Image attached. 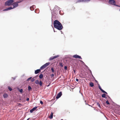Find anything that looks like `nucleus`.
<instances>
[{"instance_id": "1", "label": "nucleus", "mask_w": 120, "mask_h": 120, "mask_svg": "<svg viewBox=\"0 0 120 120\" xmlns=\"http://www.w3.org/2000/svg\"><path fill=\"white\" fill-rule=\"evenodd\" d=\"M54 27L58 30H61L63 27L61 23L57 20H55L53 22Z\"/></svg>"}, {"instance_id": "2", "label": "nucleus", "mask_w": 120, "mask_h": 120, "mask_svg": "<svg viewBox=\"0 0 120 120\" xmlns=\"http://www.w3.org/2000/svg\"><path fill=\"white\" fill-rule=\"evenodd\" d=\"M14 1V0H8L5 2L4 5L5 6L12 5L13 4Z\"/></svg>"}, {"instance_id": "3", "label": "nucleus", "mask_w": 120, "mask_h": 120, "mask_svg": "<svg viewBox=\"0 0 120 120\" xmlns=\"http://www.w3.org/2000/svg\"><path fill=\"white\" fill-rule=\"evenodd\" d=\"M108 2L110 5H113L116 6L120 7V6L116 4V2L114 0H109Z\"/></svg>"}, {"instance_id": "4", "label": "nucleus", "mask_w": 120, "mask_h": 120, "mask_svg": "<svg viewBox=\"0 0 120 120\" xmlns=\"http://www.w3.org/2000/svg\"><path fill=\"white\" fill-rule=\"evenodd\" d=\"M53 11H54L53 12H52V18H51V20L52 22V21L53 18L55 17V15L56 14V11H55V10L53 9Z\"/></svg>"}, {"instance_id": "5", "label": "nucleus", "mask_w": 120, "mask_h": 120, "mask_svg": "<svg viewBox=\"0 0 120 120\" xmlns=\"http://www.w3.org/2000/svg\"><path fill=\"white\" fill-rule=\"evenodd\" d=\"M62 95V92H60L56 96V98L57 99L60 98Z\"/></svg>"}, {"instance_id": "6", "label": "nucleus", "mask_w": 120, "mask_h": 120, "mask_svg": "<svg viewBox=\"0 0 120 120\" xmlns=\"http://www.w3.org/2000/svg\"><path fill=\"white\" fill-rule=\"evenodd\" d=\"M13 6V7H12L13 9L14 8L17 7L18 5V4H17L16 2H15L14 3H13V4L12 5Z\"/></svg>"}, {"instance_id": "7", "label": "nucleus", "mask_w": 120, "mask_h": 120, "mask_svg": "<svg viewBox=\"0 0 120 120\" xmlns=\"http://www.w3.org/2000/svg\"><path fill=\"white\" fill-rule=\"evenodd\" d=\"M38 107V106H35L33 107L32 109H30V113H32L35 110L37 109Z\"/></svg>"}, {"instance_id": "8", "label": "nucleus", "mask_w": 120, "mask_h": 120, "mask_svg": "<svg viewBox=\"0 0 120 120\" xmlns=\"http://www.w3.org/2000/svg\"><path fill=\"white\" fill-rule=\"evenodd\" d=\"M12 9H13L12 7L11 6H10L3 10V11H7L11 10Z\"/></svg>"}, {"instance_id": "9", "label": "nucleus", "mask_w": 120, "mask_h": 120, "mask_svg": "<svg viewBox=\"0 0 120 120\" xmlns=\"http://www.w3.org/2000/svg\"><path fill=\"white\" fill-rule=\"evenodd\" d=\"M90 0H79L77 1L78 2H89L90 1Z\"/></svg>"}, {"instance_id": "10", "label": "nucleus", "mask_w": 120, "mask_h": 120, "mask_svg": "<svg viewBox=\"0 0 120 120\" xmlns=\"http://www.w3.org/2000/svg\"><path fill=\"white\" fill-rule=\"evenodd\" d=\"M41 71V70L40 69H37L35 71L34 73L35 74H37L40 72Z\"/></svg>"}, {"instance_id": "11", "label": "nucleus", "mask_w": 120, "mask_h": 120, "mask_svg": "<svg viewBox=\"0 0 120 120\" xmlns=\"http://www.w3.org/2000/svg\"><path fill=\"white\" fill-rule=\"evenodd\" d=\"M60 8L57 6H55L54 8V10H55V11H56V10H59L60 9Z\"/></svg>"}, {"instance_id": "12", "label": "nucleus", "mask_w": 120, "mask_h": 120, "mask_svg": "<svg viewBox=\"0 0 120 120\" xmlns=\"http://www.w3.org/2000/svg\"><path fill=\"white\" fill-rule=\"evenodd\" d=\"M35 5H34L30 7V10L31 11L34 10V8L35 7Z\"/></svg>"}, {"instance_id": "13", "label": "nucleus", "mask_w": 120, "mask_h": 120, "mask_svg": "<svg viewBox=\"0 0 120 120\" xmlns=\"http://www.w3.org/2000/svg\"><path fill=\"white\" fill-rule=\"evenodd\" d=\"M53 113L52 112H51L50 115L49 116V118L50 119H52L53 118Z\"/></svg>"}, {"instance_id": "14", "label": "nucleus", "mask_w": 120, "mask_h": 120, "mask_svg": "<svg viewBox=\"0 0 120 120\" xmlns=\"http://www.w3.org/2000/svg\"><path fill=\"white\" fill-rule=\"evenodd\" d=\"M90 72L91 74L92 75V76L93 78L94 79V80L96 82V83H98V82L95 79V77H94V76L93 75L92 73V72L91 71V72Z\"/></svg>"}, {"instance_id": "15", "label": "nucleus", "mask_w": 120, "mask_h": 120, "mask_svg": "<svg viewBox=\"0 0 120 120\" xmlns=\"http://www.w3.org/2000/svg\"><path fill=\"white\" fill-rule=\"evenodd\" d=\"M101 97L102 98H104L105 99H106L107 98V97H106V94L105 93H104L102 95Z\"/></svg>"}, {"instance_id": "16", "label": "nucleus", "mask_w": 120, "mask_h": 120, "mask_svg": "<svg viewBox=\"0 0 120 120\" xmlns=\"http://www.w3.org/2000/svg\"><path fill=\"white\" fill-rule=\"evenodd\" d=\"M3 96L4 98H6L8 97V95L7 93H5L3 95Z\"/></svg>"}, {"instance_id": "17", "label": "nucleus", "mask_w": 120, "mask_h": 120, "mask_svg": "<svg viewBox=\"0 0 120 120\" xmlns=\"http://www.w3.org/2000/svg\"><path fill=\"white\" fill-rule=\"evenodd\" d=\"M79 55L77 54L73 56V58H78L79 57Z\"/></svg>"}, {"instance_id": "18", "label": "nucleus", "mask_w": 120, "mask_h": 120, "mask_svg": "<svg viewBox=\"0 0 120 120\" xmlns=\"http://www.w3.org/2000/svg\"><path fill=\"white\" fill-rule=\"evenodd\" d=\"M45 68V66H44V65H43L40 67V69L41 70L44 69Z\"/></svg>"}, {"instance_id": "19", "label": "nucleus", "mask_w": 120, "mask_h": 120, "mask_svg": "<svg viewBox=\"0 0 120 120\" xmlns=\"http://www.w3.org/2000/svg\"><path fill=\"white\" fill-rule=\"evenodd\" d=\"M98 88L102 92L103 90L101 88V87L100 86L99 84H98Z\"/></svg>"}, {"instance_id": "20", "label": "nucleus", "mask_w": 120, "mask_h": 120, "mask_svg": "<svg viewBox=\"0 0 120 120\" xmlns=\"http://www.w3.org/2000/svg\"><path fill=\"white\" fill-rule=\"evenodd\" d=\"M43 76V75L42 74H41L39 75V77L40 79H41Z\"/></svg>"}, {"instance_id": "21", "label": "nucleus", "mask_w": 120, "mask_h": 120, "mask_svg": "<svg viewBox=\"0 0 120 120\" xmlns=\"http://www.w3.org/2000/svg\"><path fill=\"white\" fill-rule=\"evenodd\" d=\"M50 64V63L49 62H48L46 63L45 64H44V65L45 66V67L46 68V67L48 66Z\"/></svg>"}, {"instance_id": "22", "label": "nucleus", "mask_w": 120, "mask_h": 120, "mask_svg": "<svg viewBox=\"0 0 120 120\" xmlns=\"http://www.w3.org/2000/svg\"><path fill=\"white\" fill-rule=\"evenodd\" d=\"M90 85L91 87H92L94 86V84L92 82H90Z\"/></svg>"}, {"instance_id": "23", "label": "nucleus", "mask_w": 120, "mask_h": 120, "mask_svg": "<svg viewBox=\"0 0 120 120\" xmlns=\"http://www.w3.org/2000/svg\"><path fill=\"white\" fill-rule=\"evenodd\" d=\"M28 90L29 91H31L32 90V88L30 86H28Z\"/></svg>"}, {"instance_id": "24", "label": "nucleus", "mask_w": 120, "mask_h": 120, "mask_svg": "<svg viewBox=\"0 0 120 120\" xmlns=\"http://www.w3.org/2000/svg\"><path fill=\"white\" fill-rule=\"evenodd\" d=\"M18 89L20 93H22L23 92V89H19V88H18Z\"/></svg>"}, {"instance_id": "25", "label": "nucleus", "mask_w": 120, "mask_h": 120, "mask_svg": "<svg viewBox=\"0 0 120 120\" xmlns=\"http://www.w3.org/2000/svg\"><path fill=\"white\" fill-rule=\"evenodd\" d=\"M84 66H85L86 68H87V69L88 70L90 71V72H91V71L89 69V67H88V66H87L86 65V64L84 65Z\"/></svg>"}, {"instance_id": "26", "label": "nucleus", "mask_w": 120, "mask_h": 120, "mask_svg": "<svg viewBox=\"0 0 120 120\" xmlns=\"http://www.w3.org/2000/svg\"><path fill=\"white\" fill-rule=\"evenodd\" d=\"M38 84L39 85L41 86H42V82H41V80H40L39 81V83H38Z\"/></svg>"}, {"instance_id": "27", "label": "nucleus", "mask_w": 120, "mask_h": 120, "mask_svg": "<svg viewBox=\"0 0 120 120\" xmlns=\"http://www.w3.org/2000/svg\"><path fill=\"white\" fill-rule=\"evenodd\" d=\"M39 81L38 80H37L35 81V83L37 84H38V83H39Z\"/></svg>"}, {"instance_id": "28", "label": "nucleus", "mask_w": 120, "mask_h": 120, "mask_svg": "<svg viewBox=\"0 0 120 120\" xmlns=\"http://www.w3.org/2000/svg\"><path fill=\"white\" fill-rule=\"evenodd\" d=\"M54 59V58L53 56V57L52 56V57H51L49 58V60H53V59Z\"/></svg>"}, {"instance_id": "29", "label": "nucleus", "mask_w": 120, "mask_h": 120, "mask_svg": "<svg viewBox=\"0 0 120 120\" xmlns=\"http://www.w3.org/2000/svg\"><path fill=\"white\" fill-rule=\"evenodd\" d=\"M8 89L10 91H11L12 90V88L9 86H8Z\"/></svg>"}, {"instance_id": "30", "label": "nucleus", "mask_w": 120, "mask_h": 120, "mask_svg": "<svg viewBox=\"0 0 120 120\" xmlns=\"http://www.w3.org/2000/svg\"><path fill=\"white\" fill-rule=\"evenodd\" d=\"M60 56L59 55H57L56 56H53L54 59H55L56 58H57L59 57V56Z\"/></svg>"}, {"instance_id": "31", "label": "nucleus", "mask_w": 120, "mask_h": 120, "mask_svg": "<svg viewBox=\"0 0 120 120\" xmlns=\"http://www.w3.org/2000/svg\"><path fill=\"white\" fill-rule=\"evenodd\" d=\"M36 77H34L31 80V82H34V80H35V79H34V78H35Z\"/></svg>"}, {"instance_id": "32", "label": "nucleus", "mask_w": 120, "mask_h": 120, "mask_svg": "<svg viewBox=\"0 0 120 120\" xmlns=\"http://www.w3.org/2000/svg\"><path fill=\"white\" fill-rule=\"evenodd\" d=\"M51 69L52 72H54V71L53 67H52L51 68Z\"/></svg>"}, {"instance_id": "33", "label": "nucleus", "mask_w": 120, "mask_h": 120, "mask_svg": "<svg viewBox=\"0 0 120 120\" xmlns=\"http://www.w3.org/2000/svg\"><path fill=\"white\" fill-rule=\"evenodd\" d=\"M32 77H30L29 78H28L26 80L27 81H29L30 79L31 78H32Z\"/></svg>"}, {"instance_id": "34", "label": "nucleus", "mask_w": 120, "mask_h": 120, "mask_svg": "<svg viewBox=\"0 0 120 120\" xmlns=\"http://www.w3.org/2000/svg\"><path fill=\"white\" fill-rule=\"evenodd\" d=\"M106 103L108 105H109L110 104L108 100H107V101H106Z\"/></svg>"}, {"instance_id": "35", "label": "nucleus", "mask_w": 120, "mask_h": 120, "mask_svg": "<svg viewBox=\"0 0 120 120\" xmlns=\"http://www.w3.org/2000/svg\"><path fill=\"white\" fill-rule=\"evenodd\" d=\"M97 105H98V106L100 108H101V106L100 105L99 103L98 102H97Z\"/></svg>"}, {"instance_id": "36", "label": "nucleus", "mask_w": 120, "mask_h": 120, "mask_svg": "<svg viewBox=\"0 0 120 120\" xmlns=\"http://www.w3.org/2000/svg\"><path fill=\"white\" fill-rule=\"evenodd\" d=\"M79 61L80 62H82V64H83L84 65H85V64L84 62H83V61H82V60H79Z\"/></svg>"}, {"instance_id": "37", "label": "nucleus", "mask_w": 120, "mask_h": 120, "mask_svg": "<svg viewBox=\"0 0 120 120\" xmlns=\"http://www.w3.org/2000/svg\"><path fill=\"white\" fill-rule=\"evenodd\" d=\"M102 92L103 93H105V94H107V93L104 90L102 91Z\"/></svg>"}, {"instance_id": "38", "label": "nucleus", "mask_w": 120, "mask_h": 120, "mask_svg": "<svg viewBox=\"0 0 120 120\" xmlns=\"http://www.w3.org/2000/svg\"><path fill=\"white\" fill-rule=\"evenodd\" d=\"M61 67H63V65L61 63H59Z\"/></svg>"}, {"instance_id": "39", "label": "nucleus", "mask_w": 120, "mask_h": 120, "mask_svg": "<svg viewBox=\"0 0 120 120\" xmlns=\"http://www.w3.org/2000/svg\"><path fill=\"white\" fill-rule=\"evenodd\" d=\"M22 1V0H20V1H17L16 2L17 3V4H18V3H19L21 2Z\"/></svg>"}, {"instance_id": "40", "label": "nucleus", "mask_w": 120, "mask_h": 120, "mask_svg": "<svg viewBox=\"0 0 120 120\" xmlns=\"http://www.w3.org/2000/svg\"><path fill=\"white\" fill-rule=\"evenodd\" d=\"M64 69L66 70L67 69V67L66 66H65L64 67Z\"/></svg>"}, {"instance_id": "41", "label": "nucleus", "mask_w": 120, "mask_h": 120, "mask_svg": "<svg viewBox=\"0 0 120 120\" xmlns=\"http://www.w3.org/2000/svg\"><path fill=\"white\" fill-rule=\"evenodd\" d=\"M40 103L41 105H43V102L42 101H40Z\"/></svg>"}, {"instance_id": "42", "label": "nucleus", "mask_w": 120, "mask_h": 120, "mask_svg": "<svg viewBox=\"0 0 120 120\" xmlns=\"http://www.w3.org/2000/svg\"><path fill=\"white\" fill-rule=\"evenodd\" d=\"M51 77H53L54 76V75L53 74H52L51 75Z\"/></svg>"}, {"instance_id": "43", "label": "nucleus", "mask_w": 120, "mask_h": 120, "mask_svg": "<svg viewBox=\"0 0 120 120\" xmlns=\"http://www.w3.org/2000/svg\"><path fill=\"white\" fill-rule=\"evenodd\" d=\"M78 58L80 59H82V58H81V56H79V57H78Z\"/></svg>"}, {"instance_id": "44", "label": "nucleus", "mask_w": 120, "mask_h": 120, "mask_svg": "<svg viewBox=\"0 0 120 120\" xmlns=\"http://www.w3.org/2000/svg\"><path fill=\"white\" fill-rule=\"evenodd\" d=\"M29 98H26V101H29Z\"/></svg>"}, {"instance_id": "45", "label": "nucleus", "mask_w": 120, "mask_h": 120, "mask_svg": "<svg viewBox=\"0 0 120 120\" xmlns=\"http://www.w3.org/2000/svg\"><path fill=\"white\" fill-rule=\"evenodd\" d=\"M16 77H15L14 78H12L14 80H15V79H16Z\"/></svg>"}, {"instance_id": "46", "label": "nucleus", "mask_w": 120, "mask_h": 120, "mask_svg": "<svg viewBox=\"0 0 120 120\" xmlns=\"http://www.w3.org/2000/svg\"><path fill=\"white\" fill-rule=\"evenodd\" d=\"M75 80L76 81L78 82L79 81V79H78L76 78L75 79Z\"/></svg>"}, {"instance_id": "47", "label": "nucleus", "mask_w": 120, "mask_h": 120, "mask_svg": "<svg viewBox=\"0 0 120 120\" xmlns=\"http://www.w3.org/2000/svg\"><path fill=\"white\" fill-rule=\"evenodd\" d=\"M103 115L105 116V117L107 119V117H106V116L104 114H103Z\"/></svg>"}, {"instance_id": "48", "label": "nucleus", "mask_w": 120, "mask_h": 120, "mask_svg": "<svg viewBox=\"0 0 120 120\" xmlns=\"http://www.w3.org/2000/svg\"><path fill=\"white\" fill-rule=\"evenodd\" d=\"M50 84V83H49V84L47 85V87H48L49 86Z\"/></svg>"}, {"instance_id": "49", "label": "nucleus", "mask_w": 120, "mask_h": 120, "mask_svg": "<svg viewBox=\"0 0 120 120\" xmlns=\"http://www.w3.org/2000/svg\"><path fill=\"white\" fill-rule=\"evenodd\" d=\"M86 105H87L90 106V105L89 104H87L86 103Z\"/></svg>"}, {"instance_id": "50", "label": "nucleus", "mask_w": 120, "mask_h": 120, "mask_svg": "<svg viewBox=\"0 0 120 120\" xmlns=\"http://www.w3.org/2000/svg\"><path fill=\"white\" fill-rule=\"evenodd\" d=\"M100 110V112H101V113L102 114H104V113H103V112H101V111L100 110Z\"/></svg>"}, {"instance_id": "51", "label": "nucleus", "mask_w": 120, "mask_h": 120, "mask_svg": "<svg viewBox=\"0 0 120 120\" xmlns=\"http://www.w3.org/2000/svg\"><path fill=\"white\" fill-rule=\"evenodd\" d=\"M108 97L110 99H111L110 97L109 96H108Z\"/></svg>"}, {"instance_id": "52", "label": "nucleus", "mask_w": 120, "mask_h": 120, "mask_svg": "<svg viewBox=\"0 0 120 120\" xmlns=\"http://www.w3.org/2000/svg\"><path fill=\"white\" fill-rule=\"evenodd\" d=\"M74 73H75V70H73Z\"/></svg>"}, {"instance_id": "53", "label": "nucleus", "mask_w": 120, "mask_h": 120, "mask_svg": "<svg viewBox=\"0 0 120 120\" xmlns=\"http://www.w3.org/2000/svg\"><path fill=\"white\" fill-rule=\"evenodd\" d=\"M30 118H29L26 120H29V119H30Z\"/></svg>"}, {"instance_id": "54", "label": "nucleus", "mask_w": 120, "mask_h": 120, "mask_svg": "<svg viewBox=\"0 0 120 120\" xmlns=\"http://www.w3.org/2000/svg\"><path fill=\"white\" fill-rule=\"evenodd\" d=\"M60 11H59V13H60Z\"/></svg>"}, {"instance_id": "55", "label": "nucleus", "mask_w": 120, "mask_h": 120, "mask_svg": "<svg viewBox=\"0 0 120 120\" xmlns=\"http://www.w3.org/2000/svg\"><path fill=\"white\" fill-rule=\"evenodd\" d=\"M54 31L55 32V31L54 30Z\"/></svg>"}, {"instance_id": "56", "label": "nucleus", "mask_w": 120, "mask_h": 120, "mask_svg": "<svg viewBox=\"0 0 120 120\" xmlns=\"http://www.w3.org/2000/svg\"><path fill=\"white\" fill-rule=\"evenodd\" d=\"M52 27H53L52 26Z\"/></svg>"}, {"instance_id": "57", "label": "nucleus", "mask_w": 120, "mask_h": 120, "mask_svg": "<svg viewBox=\"0 0 120 120\" xmlns=\"http://www.w3.org/2000/svg\"><path fill=\"white\" fill-rule=\"evenodd\" d=\"M79 93H80V91H79Z\"/></svg>"}, {"instance_id": "58", "label": "nucleus", "mask_w": 120, "mask_h": 120, "mask_svg": "<svg viewBox=\"0 0 120 120\" xmlns=\"http://www.w3.org/2000/svg\"><path fill=\"white\" fill-rule=\"evenodd\" d=\"M31 9H33V8H31Z\"/></svg>"}, {"instance_id": "59", "label": "nucleus", "mask_w": 120, "mask_h": 120, "mask_svg": "<svg viewBox=\"0 0 120 120\" xmlns=\"http://www.w3.org/2000/svg\"><path fill=\"white\" fill-rule=\"evenodd\" d=\"M61 120H63V119H61Z\"/></svg>"}, {"instance_id": "60", "label": "nucleus", "mask_w": 120, "mask_h": 120, "mask_svg": "<svg viewBox=\"0 0 120 120\" xmlns=\"http://www.w3.org/2000/svg\"><path fill=\"white\" fill-rule=\"evenodd\" d=\"M82 94V96L83 95H82V94Z\"/></svg>"}, {"instance_id": "61", "label": "nucleus", "mask_w": 120, "mask_h": 120, "mask_svg": "<svg viewBox=\"0 0 120 120\" xmlns=\"http://www.w3.org/2000/svg\"><path fill=\"white\" fill-rule=\"evenodd\" d=\"M38 75H38H37L36 76H37V75Z\"/></svg>"}, {"instance_id": "62", "label": "nucleus", "mask_w": 120, "mask_h": 120, "mask_svg": "<svg viewBox=\"0 0 120 120\" xmlns=\"http://www.w3.org/2000/svg\"><path fill=\"white\" fill-rule=\"evenodd\" d=\"M38 75H38H37L36 76H37V75Z\"/></svg>"}, {"instance_id": "63", "label": "nucleus", "mask_w": 120, "mask_h": 120, "mask_svg": "<svg viewBox=\"0 0 120 120\" xmlns=\"http://www.w3.org/2000/svg\"><path fill=\"white\" fill-rule=\"evenodd\" d=\"M90 106H91V107H92V106H91V105H90Z\"/></svg>"}, {"instance_id": "64", "label": "nucleus", "mask_w": 120, "mask_h": 120, "mask_svg": "<svg viewBox=\"0 0 120 120\" xmlns=\"http://www.w3.org/2000/svg\"><path fill=\"white\" fill-rule=\"evenodd\" d=\"M119 11H120V9L119 10Z\"/></svg>"}]
</instances>
